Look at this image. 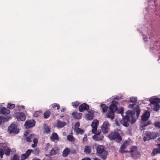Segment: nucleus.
Masks as SVG:
<instances>
[{
    "instance_id": "nucleus-39",
    "label": "nucleus",
    "mask_w": 160,
    "mask_h": 160,
    "mask_svg": "<svg viewBox=\"0 0 160 160\" xmlns=\"http://www.w3.org/2000/svg\"><path fill=\"white\" fill-rule=\"evenodd\" d=\"M32 152L35 155H38L39 153L40 150L38 148H36L34 150H32Z\"/></svg>"
},
{
    "instance_id": "nucleus-29",
    "label": "nucleus",
    "mask_w": 160,
    "mask_h": 160,
    "mask_svg": "<svg viewBox=\"0 0 160 160\" xmlns=\"http://www.w3.org/2000/svg\"><path fill=\"white\" fill-rule=\"evenodd\" d=\"M67 138L68 140L71 142H74L75 140V138L71 135H68L67 137Z\"/></svg>"
},
{
    "instance_id": "nucleus-9",
    "label": "nucleus",
    "mask_w": 160,
    "mask_h": 160,
    "mask_svg": "<svg viewBox=\"0 0 160 160\" xmlns=\"http://www.w3.org/2000/svg\"><path fill=\"white\" fill-rule=\"evenodd\" d=\"M35 124V122L32 120H29L27 121L24 124L26 128H31L34 126Z\"/></svg>"
},
{
    "instance_id": "nucleus-49",
    "label": "nucleus",
    "mask_w": 160,
    "mask_h": 160,
    "mask_svg": "<svg viewBox=\"0 0 160 160\" xmlns=\"http://www.w3.org/2000/svg\"><path fill=\"white\" fill-rule=\"evenodd\" d=\"M123 144H124L125 145H126V146L127 147V146L130 145V142L129 141L127 140V141H125Z\"/></svg>"
},
{
    "instance_id": "nucleus-7",
    "label": "nucleus",
    "mask_w": 160,
    "mask_h": 160,
    "mask_svg": "<svg viewBox=\"0 0 160 160\" xmlns=\"http://www.w3.org/2000/svg\"><path fill=\"white\" fill-rule=\"evenodd\" d=\"M119 104V103L117 101H112V103L109 107V111L110 112H115L118 110V108L117 105Z\"/></svg>"
},
{
    "instance_id": "nucleus-55",
    "label": "nucleus",
    "mask_w": 160,
    "mask_h": 160,
    "mask_svg": "<svg viewBox=\"0 0 160 160\" xmlns=\"http://www.w3.org/2000/svg\"><path fill=\"white\" fill-rule=\"evenodd\" d=\"M119 111V113H120L121 114H122L123 112V108H121Z\"/></svg>"
},
{
    "instance_id": "nucleus-36",
    "label": "nucleus",
    "mask_w": 160,
    "mask_h": 160,
    "mask_svg": "<svg viewBox=\"0 0 160 160\" xmlns=\"http://www.w3.org/2000/svg\"><path fill=\"white\" fill-rule=\"evenodd\" d=\"M52 107L54 109H57V110H58L60 107V106L58 104L53 103L52 104Z\"/></svg>"
},
{
    "instance_id": "nucleus-18",
    "label": "nucleus",
    "mask_w": 160,
    "mask_h": 160,
    "mask_svg": "<svg viewBox=\"0 0 160 160\" xmlns=\"http://www.w3.org/2000/svg\"><path fill=\"white\" fill-rule=\"evenodd\" d=\"M132 154H131V156L134 159H136L140 156V154L139 152L137 150L133 152Z\"/></svg>"
},
{
    "instance_id": "nucleus-17",
    "label": "nucleus",
    "mask_w": 160,
    "mask_h": 160,
    "mask_svg": "<svg viewBox=\"0 0 160 160\" xmlns=\"http://www.w3.org/2000/svg\"><path fill=\"white\" fill-rule=\"evenodd\" d=\"M0 112L2 114L5 116L7 115L10 112L9 110L7 109L5 107H2L1 108Z\"/></svg>"
},
{
    "instance_id": "nucleus-48",
    "label": "nucleus",
    "mask_w": 160,
    "mask_h": 160,
    "mask_svg": "<svg viewBox=\"0 0 160 160\" xmlns=\"http://www.w3.org/2000/svg\"><path fill=\"white\" fill-rule=\"evenodd\" d=\"M45 131L46 133H48L51 131L50 128L49 127H46L45 128Z\"/></svg>"
},
{
    "instance_id": "nucleus-61",
    "label": "nucleus",
    "mask_w": 160,
    "mask_h": 160,
    "mask_svg": "<svg viewBox=\"0 0 160 160\" xmlns=\"http://www.w3.org/2000/svg\"><path fill=\"white\" fill-rule=\"evenodd\" d=\"M114 100H118L119 99V98L118 97H115L114 99Z\"/></svg>"
},
{
    "instance_id": "nucleus-56",
    "label": "nucleus",
    "mask_w": 160,
    "mask_h": 160,
    "mask_svg": "<svg viewBox=\"0 0 160 160\" xmlns=\"http://www.w3.org/2000/svg\"><path fill=\"white\" fill-rule=\"evenodd\" d=\"M29 134V133L28 131H26L25 133L24 134V135L25 136H27Z\"/></svg>"
},
{
    "instance_id": "nucleus-32",
    "label": "nucleus",
    "mask_w": 160,
    "mask_h": 160,
    "mask_svg": "<svg viewBox=\"0 0 160 160\" xmlns=\"http://www.w3.org/2000/svg\"><path fill=\"white\" fill-rule=\"evenodd\" d=\"M137 148L136 146H132L130 148V150L129 152L130 153V154H132V153L137 150Z\"/></svg>"
},
{
    "instance_id": "nucleus-60",
    "label": "nucleus",
    "mask_w": 160,
    "mask_h": 160,
    "mask_svg": "<svg viewBox=\"0 0 160 160\" xmlns=\"http://www.w3.org/2000/svg\"><path fill=\"white\" fill-rule=\"evenodd\" d=\"M157 145L158 148H160V144H158Z\"/></svg>"
},
{
    "instance_id": "nucleus-10",
    "label": "nucleus",
    "mask_w": 160,
    "mask_h": 160,
    "mask_svg": "<svg viewBox=\"0 0 160 160\" xmlns=\"http://www.w3.org/2000/svg\"><path fill=\"white\" fill-rule=\"evenodd\" d=\"M99 123L98 120H94L92 123L91 127L92 128V132L93 133H95L97 131L98 125Z\"/></svg>"
},
{
    "instance_id": "nucleus-54",
    "label": "nucleus",
    "mask_w": 160,
    "mask_h": 160,
    "mask_svg": "<svg viewBox=\"0 0 160 160\" xmlns=\"http://www.w3.org/2000/svg\"><path fill=\"white\" fill-rule=\"evenodd\" d=\"M82 160H91V159L90 158H82Z\"/></svg>"
},
{
    "instance_id": "nucleus-5",
    "label": "nucleus",
    "mask_w": 160,
    "mask_h": 160,
    "mask_svg": "<svg viewBox=\"0 0 160 160\" xmlns=\"http://www.w3.org/2000/svg\"><path fill=\"white\" fill-rule=\"evenodd\" d=\"M156 99V98H154L150 99L149 100L150 103L152 104V109L156 111H158L160 109V106L159 104V103H160L159 102H153V100H155L154 99Z\"/></svg>"
},
{
    "instance_id": "nucleus-27",
    "label": "nucleus",
    "mask_w": 160,
    "mask_h": 160,
    "mask_svg": "<svg viewBox=\"0 0 160 160\" xmlns=\"http://www.w3.org/2000/svg\"><path fill=\"white\" fill-rule=\"evenodd\" d=\"M100 106L103 112H106L108 110V107L105 104L101 103Z\"/></svg>"
},
{
    "instance_id": "nucleus-21",
    "label": "nucleus",
    "mask_w": 160,
    "mask_h": 160,
    "mask_svg": "<svg viewBox=\"0 0 160 160\" xmlns=\"http://www.w3.org/2000/svg\"><path fill=\"white\" fill-rule=\"evenodd\" d=\"M58 148L56 147L53 148L51 149L50 153L47 155V156H50L52 155H53L56 154L57 152V151L58 150Z\"/></svg>"
},
{
    "instance_id": "nucleus-4",
    "label": "nucleus",
    "mask_w": 160,
    "mask_h": 160,
    "mask_svg": "<svg viewBox=\"0 0 160 160\" xmlns=\"http://www.w3.org/2000/svg\"><path fill=\"white\" fill-rule=\"evenodd\" d=\"M8 132L10 134H17L18 133L19 130L17 128V126L15 124L12 123L9 126Z\"/></svg>"
},
{
    "instance_id": "nucleus-6",
    "label": "nucleus",
    "mask_w": 160,
    "mask_h": 160,
    "mask_svg": "<svg viewBox=\"0 0 160 160\" xmlns=\"http://www.w3.org/2000/svg\"><path fill=\"white\" fill-rule=\"evenodd\" d=\"M110 125L108 122L105 121L103 122L101 130L103 133H107L110 130Z\"/></svg>"
},
{
    "instance_id": "nucleus-40",
    "label": "nucleus",
    "mask_w": 160,
    "mask_h": 160,
    "mask_svg": "<svg viewBox=\"0 0 160 160\" xmlns=\"http://www.w3.org/2000/svg\"><path fill=\"white\" fill-rule=\"evenodd\" d=\"M130 101L131 102L135 104L137 101V98H136L132 97L130 98Z\"/></svg>"
},
{
    "instance_id": "nucleus-12",
    "label": "nucleus",
    "mask_w": 160,
    "mask_h": 160,
    "mask_svg": "<svg viewBox=\"0 0 160 160\" xmlns=\"http://www.w3.org/2000/svg\"><path fill=\"white\" fill-rule=\"evenodd\" d=\"M89 105L86 103H83L80 105L79 107V110L80 112H83L85 110H88L89 109Z\"/></svg>"
},
{
    "instance_id": "nucleus-24",
    "label": "nucleus",
    "mask_w": 160,
    "mask_h": 160,
    "mask_svg": "<svg viewBox=\"0 0 160 160\" xmlns=\"http://www.w3.org/2000/svg\"><path fill=\"white\" fill-rule=\"evenodd\" d=\"M158 153H160V148H155L153 149L151 155L154 156Z\"/></svg>"
},
{
    "instance_id": "nucleus-13",
    "label": "nucleus",
    "mask_w": 160,
    "mask_h": 160,
    "mask_svg": "<svg viewBox=\"0 0 160 160\" xmlns=\"http://www.w3.org/2000/svg\"><path fill=\"white\" fill-rule=\"evenodd\" d=\"M67 125V123L64 122H62L59 119L56 120V126L58 128H61Z\"/></svg>"
},
{
    "instance_id": "nucleus-8",
    "label": "nucleus",
    "mask_w": 160,
    "mask_h": 160,
    "mask_svg": "<svg viewBox=\"0 0 160 160\" xmlns=\"http://www.w3.org/2000/svg\"><path fill=\"white\" fill-rule=\"evenodd\" d=\"M101 132V131L100 130H98L96 131V132L95 133H94L95 135L92 136V138L94 140L97 141H101L102 140L104 136L100 134Z\"/></svg>"
},
{
    "instance_id": "nucleus-28",
    "label": "nucleus",
    "mask_w": 160,
    "mask_h": 160,
    "mask_svg": "<svg viewBox=\"0 0 160 160\" xmlns=\"http://www.w3.org/2000/svg\"><path fill=\"white\" fill-rule=\"evenodd\" d=\"M106 117L107 118H110L111 120H112L114 118V113L113 112H110L109 111V113L107 114Z\"/></svg>"
},
{
    "instance_id": "nucleus-42",
    "label": "nucleus",
    "mask_w": 160,
    "mask_h": 160,
    "mask_svg": "<svg viewBox=\"0 0 160 160\" xmlns=\"http://www.w3.org/2000/svg\"><path fill=\"white\" fill-rule=\"evenodd\" d=\"M126 145H125L124 144H123L121 146L120 150H119V152H121V151L124 150V149L126 148Z\"/></svg>"
},
{
    "instance_id": "nucleus-26",
    "label": "nucleus",
    "mask_w": 160,
    "mask_h": 160,
    "mask_svg": "<svg viewBox=\"0 0 160 160\" xmlns=\"http://www.w3.org/2000/svg\"><path fill=\"white\" fill-rule=\"evenodd\" d=\"M104 147L102 145H99L97 148V151L98 153H100L102 152L105 150H104Z\"/></svg>"
},
{
    "instance_id": "nucleus-57",
    "label": "nucleus",
    "mask_w": 160,
    "mask_h": 160,
    "mask_svg": "<svg viewBox=\"0 0 160 160\" xmlns=\"http://www.w3.org/2000/svg\"><path fill=\"white\" fill-rule=\"evenodd\" d=\"M126 152H129V151L124 150L123 151H121V153H126Z\"/></svg>"
},
{
    "instance_id": "nucleus-44",
    "label": "nucleus",
    "mask_w": 160,
    "mask_h": 160,
    "mask_svg": "<svg viewBox=\"0 0 160 160\" xmlns=\"http://www.w3.org/2000/svg\"><path fill=\"white\" fill-rule=\"evenodd\" d=\"M20 157L18 155L16 154H14L13 160H19Z\"/></svg>"
},
{
    "instance_id": "nucleus-38",
    "label": "nucleus",
    "mask_w": 160,
    "mask_h": 160,
    "mask_svg": "<svg viewBox=\"0 0 160 160\" xmlns=\"http://www.w3.org/2000/svg\"><path fill=\"white\" fill-rule=\"evenodd\" d=\"M42 112L41 111H37L35 112L33 114V115L35 117H38L39 116L41 113Z\"/></svg>"
},
{
    "instance_id": "nucleus-14",
    "label": "nucleus",
    "mask_w": 160,
    "mask_h": 160,
    "mask_svg": "<svg viewBox=\"0 0 160 160\" xmlns=\"http://www.w3.org/2000/svg\"><path fill=\"white\" fill-rule=\"evenodd\" d=\"M153 133L152 132H148L145 134V136L143 138V141L145 142L147 141H148L152 138H154L155 137H153L152 135Z\"/></svg>"
},
{
    "instance_id": "nucleus-11",
    "label": "nucleus",
    "mask_w": 160,
    "mask_h": 160,
    "mask_svg": "<svg viewBox=\"0 0 160 160\" xmlns=\"http://www.w3.org/2000/svg\"><path fill=\"white\" fill-rule=\"evenodd\" d=\"M32 149H28L27 150L26 153L22 154L21 156V160H25L30 155L32 152Z\"/></svg>"
},
{
    "instance_id": "nucleus-41",
    "label": "nucleus",
    "mask_w": 160,
    "mask_h": 160,
    "mask_svg": "<svg viewBox=\"0 0 160 160\" xmlns=\"http://www.w3.org/2000/svg\"><path fill=\"white\" fill-rule=\"evenodd\" d=\"M15 107V105L13 104L8 103V107L9 109H13Z\"/></svg>"
},
{
    "instance_id": "nucleus-46",
    "label": "nucleus",
    "mask_w": 160,
    "mask_h": 160,
    "mask_svg": "<svg viewBox=\"0 0 160 160\" xmlns=\"http://www.w3.org/2000/svg\"><path fill=\"white\" fill-rule=\"evenodd\" d=\"M88 141L87 136L86 134L84 135V137L82 139V142L83 143Z\"/></svg>"
},
{
    "instance_id": "nucleus-20",
    "label": "nucleus",
    "mask_w": 160,
    "mask_h": 160,
    "mask_svg": "<svg viewBox=\"0 0 160 160\" xmlns=\"http://www.w3.org/2000/svg\"><path fill=\"white\" fill-rule=\"evenodd\" d=\"M51 140L54 141L55 140L58 141L59 138L56 132L52 133V135L50 137Z\"/></svg>"
},
{
    "instance_id": "nucleus-19",
    "label": "nucleus",
    "mask_w": 160,
    "mask_h": 160,
    "mask_svg": "<svg viewBox=\"0 0 160 160\" xmlns=\"http://www.w3.org/2000/svg\"><path fill=\"white\" fill-rule=\"evenodd\" d=\"M108 152L105 150L102 152L99 153V156L102 159L105 160L107 158V156L108 155Z\"/></svg>"
},
{
    "instance_id": "nucleus-33",
    "label": "nucleus",
    "mask_w": 160,
    "mask_h": 160,
    "mask_svg": "<svg viewBox=\"0 0 160 160\" xmlns=\"http://www.w3.org/2000/svg\"><path fill=\"white\" fill-rule=\"evenodd\" d=\"M3 149L5 150V154L6 155H9L11 152V149L8 148H7V149L3 148Z\"/></svg>"
},
{
    "instance_id": "nucleus-45",
    "label": "nucleus",
    "mask_w": 160,
    "mask_h": 160,
    "mask_svg": "<svg viewBox=\"0 0 160 160\" xmlns=\"http://www.w3.org/2000/svg\"><path fill=\"white\" fill-rule=\"evenodd\" d=\"M80 125V124L79 122H76L75 123V126H74V129H77V128H79V127Z\"/></svg>"
},
{
    "instance_id": "nucleus-58",
    "label": "nucleus",
    "mask_w": 160,
    "mask_h": 160,
    "mask_svg": "<svg viewBox=\"0 0 160 160\" xmlns=\"http://www.w3.org/2000/svg\"><path fill=\"white\" fill-rule=\"evenodd\" d=\"M16 107H21L22 108H25V106H23V105H21V106H16Z\"/></svg>"
},
{
    "instance_id": "nucleus-47",
    "label": "nucleus",
    "mask_w": 160,
    "mask_h": 160,
    "mask_svg": "<svg viewBox=\"0 0 160 160\" xmlns=\"http://www.w3.org/2000/svg\"><path fill=\"white\" fill-rule=\"evenodd\" d=\"M4 154V152L3 149L0 148V157L1 158H2Z\"/></svg>"
},
{
    "instance_id": "nucleus-25",
    "label": "nucleus",
    "mask_w": 160,
    "mask_h": 160,
    "mask_svg": "<svg viewBox=\"0 0 160 160\" xmlns=\"http://www.w3.org/2000/svg\"><path fill=\"white\" fill-rule=\"evenodd\" d=\"M72 115L75 118L79 119L81 118L82 114L78 113L77 112H74L72 113Z\"/></svg>"
},
{
    "instance_id": "nucleus-50",
    "label": "nucleus",
    "mask_w": 160,
    "mask_h": 160,
    "mask_svg": "<svg viewBox=\"0 0 160 160\" xmlns=\"http://www.w3.org/2000/svg\"><path fill=\"white\" fill-rule=\"evenodd\" d=\"M26 141L28 142H32V140L29 137H27L26 138Z\"/></svg>"
},
{
    "instance_id": "nucleus-37",
    "label": "nucleus",
    "mask_w": 160,
    "mask_h": 160,
    "mask_svg": "<svg viewBox=\"0 0 160 160\" xmlns=\"http://www.w3.org/2000/svg\"><path fill=\"white\" fill-rule=\"evenodd\" d=\"M72 104L73 106L75 108H77L79 106L80 103L79 102L76 101L75 102H72Z\"/></svg>"
},
{
    "instance_id": "nucleus-51",
    "label": "nucleus",
    "mask_w": 160,
    "mask_h": 160,
    "mask_svg": "<svg viewBox=\"0 0 160 160\" xmlns=\"http://www.w3.org/2000/svg\"><path fill=\"white\" fill-rule=\"evenodd\" d=\"M88 114L90 115L93 116L94 112L92 110H89L88 111Z\"/></svg>"
},
{
    "instance_id": "nucleus-43",
    "label": "nucleus",
    "mask_w": 160,
    "mask_h": 160,
    "mask_svg": "<svg viewBox=\"0 0 160 160\" xmlns=\"http://www.w3.org/2000/svg\"><path fill=\"white\" fill-rule=\"evenodd\" d=\"M154 125L155 127L160 128V122H155Z\"/></svg>"
},
{
    "instance_id": "nucleus-62",
    "label": "nucleus",
    "mask_w": 160,
    "mask_h": 160,
    "mask_svg": "<svg viewBox=\"0 0 160 160\" xmlns=\"http://www.w3.org/2000/svg\"><path fill=\"white\" fill-rule=\"evenodd\" d=\"M93 160H100V159H98V158H94L93 159Z\"/></svg>"
},
{
    "instance_id": "nucleus-31",
    "label": "nucleus",
    "mask_w": 160,
    "mask_h": 160,
    "mask_svg": "<svg viewBox=\"0 0 160 160\" xmlns=\"http://www.w3.org/2000/svg\"><path fill=\"white\" fill-rule=\"evenodd\" d=\"M51 114V112L49 110L46 111L43 113L44 118L47 119L49 118Z\"/></svg>"
},
{
    "instance_id": "nucleus-30",
    "label": "nucleus",
    "mask_w": 160,
    "mask_h": 160,
    "mask_svg": "<svg viewBox=\"0 0 160 160\" xmlns=\"http://www.w3.org/2000/svg\"><path fill=\"white\" fill-rule=\"evenodd\" d=\"M74 130L77 134H79L82 135L84 133V131L82 128H77L76 129H74Z\"/></svg>"
},
{
    "instance_id": "nucleus-16",
    "label": "nucleus",
    "mask_w": 160,
    "mask_h": 160,
    "mask_svg": "<svg viewBox=\"0 0 160 160\" xmlns=\"http://www.w3.org/2000/svg\"><path fill=\"white\" fill-rule=\"evenodd\" d=\"M11 119V117L7 116L5 117L2 116H0V124L5 122H7Z\"/></svg>"
},
{
    "instance_id": "nucleus-35",
    "label": "nucleus",
    "mask_w": 160,
    "mask_h": 160,
    "mask_svg": "<svg viewBox=\"0 0 160 160\" xmlns=\"http://www.w3.org/2000/svg\"><path fill=\"white\" fill-rule=\"evenodd\" d=\"M38 142V139L37 138H34V139H33V142L34 143V144L32 145L31 146L32 147H35L37 145Z\"/></svg>"
},
{
    "instance_id": "nucleus-22",
    "label": "nucleus",
    "mask_w": 160,
    "mask_h": 160,
    "mask_svg": "<svg viewBox=\"0 0 160 160\" xmlns=\"http://www.w3.org/2000/svg\"><path fill=\"white\" fill-rule=\"evenodd\" d=\"M91 148L90 146L87 145L85 146L84 152L86 154H89L91 152Z\"/></svg>"
},
{
    "instance_id": "nucleus-53",
    "label": "nucleus",
    "mask_w": 160,
    "mask_h": 160,
    "mask_svg": "<svg viewBox=\"0 0 160 160\" xmlns=\"http://www.w3.org/2000/svg\"><path fill=\"white\" fill-rule=\"evenodd\" d=\"M135 105V104H134V103H133L132 104H130L128 105V107L129 108H132L133 107L134 105Z\"/></svg>"
},
{
    "instance_id": "nucleus-64",
    "label": "nucleus",
    "mask_w": 160,
    "mask_h": 160,
    "mask_svg": "<svg viewBox=\"0 0 160 160\" xmlns=\"http://www.w3.org/2000/svg\"><path fill=\"white\" fill-rule=\"evenodd\" d=\"M32 160H40L39 159L37 158H34L32 159Z\"/></svg>"
},
{
    "instance_id": "nucleus-1",
    "label": "nucleus",
    "mask_w": 160,
    "mask_h": 160,
    "mask_svg": "<svg viewBox=\"0 0 160 160\" xmlns=\"http://www.w3.org/2000/svg\"><path fill=\"white\" fill-rule=\"evenodd\" d=\"M140 112V109L139 106L138 105L136 108H134L133 111L128 110L126 112L127 115L123 117V119L121 121V123L124 126H128V122L130 121V116L131 118V124H133L139 117Z\"/></svg>"
},
{
    "instance_id": "nucleus-52",
    "label": "nucleus",
    "mask_w": 160,
    "mask_h": 160,
    "mask_svg": "<svg viewBox=\"0 0 160 160\" xmlns=\"http://www.w3.org/2000/svg\"><path fill=\"white\" fill-rule=\"evenodd\" d=\"M35 135L34 134H32L30 135L29 136V137L31 138V139H33L35 138Z\"/></svg>"
},
{
    "instance_id": "nucleus-34",
    "label": "nucleus",
    "mask_w": 160,
    "mask_h": 160,
    "mask_svg": "<svg viewBox=\"0 0 160 160\" xmlns=\"http://www.w3.org/2000/svg\"><path fill=\"white\" fill-rule=\"evenodd\" d=\"M93 116L88 113L85 114V118L88 120H92L93 119Z\"/></svg>"
},
{
    "instance_id": "nucleus-2",
    "label": "nucleus",
    "mask_w": 160,
    "mask_h": 160,
    "mask_svg": "<svg viewBox=\"0 0 160 160\" xmlns=\"http://www.w3.org/2000/svg\"><path fill=\"white\" fill-rule=\"evenodd\" d=\"M122 132L121 130L117 129L112 132L108 135V137L111 140H115L117 142L120 143L122 140L121 135Z\"/></svg>"
},
{
    "instance_id": "nucleus-23",
    "label": "nucleus",
    "mask_w": 160,
    "mask_h": 160,
    "mask_svg": "<svg viewBox=\"0 0 160 160\" xmlns=\"http://www.w3.org/2000/svg\"><path fill=\"white\" fill-rule=\"evenodd\" d=\"M70 149L68 148H65L62 152V156L64 157H67L70 152Z\"/></svg>"
},
{
    "instance_id": "nucleus-3",
    "label": "nucleus",
    "mask_w": 160,
    "mask_h": 160,
    "mask_svg": "<svg viewBox=\"0 0 160 160\" xmlns=\"http://www.w3.org/2000/svg\"><path fill=\"white\" fill-rule=\"evenodd\" d=\"M150 116V113L148 111L146 112L142 116V120L144 121L142 123V128H145L146 126L150 125L152 124L151 122L150 121H148V119L149 118Z\"/></svg>"
},
{
    "instance_id": "nucleus-59",
    "label": "nucleus",
    "mask_w": 160,
    "mask_h": 160,
    "mask_svg": "<svg viewBox=\"0 0 160 160\" xmlns=\"http://www.w3.org/2000/svg\"><path fill=\"white\" fill-rule=\"evenodd\" d=\"M2 146L3 147H5L6 145V144L5 143H2Z\"/></svg>"
},
{
    "instance_id": "nucleus-63",
    "label": "nucleus",
    "mask_w": 160,
    "mask_h": 160,
    "mask_svg": "<svg viewBox=\"0 0 160 160\" xmlns=\"http://www.w3.org/2000/svg\"><path fill=\"white\" fill-rule=\"evenodd\" d=\"M65 110V108H62V110H61V112H64V111Z\"/></svg>"
},
{
    "instance_id": "nucleus-15",
    "label": "nucleus",
    "mask_w": 160,
    "mask_h": 160,
    "mask_svg": "<svg viewBox=\"0 0 160 160\" xmlns=\"http://www.w3.org/2000/svg\"><path fill=\"white\" fill-rule=\"evenodd\" d=\"M17 118L18 121H24L26 118V115L23 112H19L17 114Z\"/></svg>"
}]
</instances>
